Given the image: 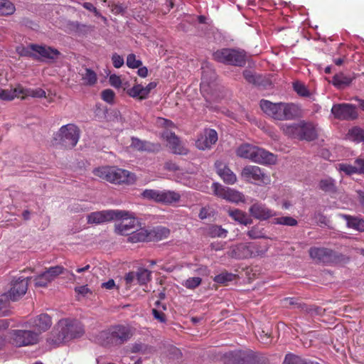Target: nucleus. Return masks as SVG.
<instances>
[{
	"mask_svg": "<svg viewBox=\"0 0 364 364\" xmlns=\"http://www.w3.org/2000/svg\"><path fill=\"white\" fill-rule=\"evenodd\" d=\"M85 333L83 326L76 319L62 318L55 324L47 343L54 348L71 340L80 338Z\"/></svg>",
	"mask_w": 364,
	"mask_h": 364,
	"instance_id": "nucleus-1",
	"label": "nucleus"
},
{
	"mask_svg": "<svg viewBox=\"0 0 364 364\" xmlns=\"http://www.w3.org/2000/svg\"><path fill=\"white\" fill-rule=\"evenodd\" d=\"M259 106L266 114L279 121L293 120L299 117L301 112L299 106L292 102L274 103L262 100Z\"/></svg>",
	"mask_w": 364,
	"mask_h": 364,
	"instance_id": "nucleus-2",
	"label": "nucleus"
},
{
	"mask_svg": "<svg viewBox=\"0 0 364 364\" xmlns=\"http://www.w3.org/2000/svg\"><path fill=\"white\" fill-rule=\"evenodd\" d=\"M133 335L134 332L130 326L118 324L100 331L97 336V340L103 346L116 347L129 341Z\"/></svg>",
	"mask_w": 364,
	"mask_h": 364,
	"instance_id": "nucleus-3",
	"label": "nucleus"
},
{
	"mask_svg": "<svg viewBox=\"0 0 364 364\" xmlns=\"http://www.w3.org/2000/svg\"><path fill=\"white\" fill-rule=\"evenodd\" d=\"M280 129L288 137L300 141H312L318 136V125L305 120L291 124H282Z\"/></svg>",
	"mask_w": 364,
	"mask_h": 364,
	"instance_id": "nucleus-4",
	"label": "nucleus"
},
{
	"mask_svg": "<svg viewBox=\"0 0 364 364\" xmlns=\"http://www.w3.org/2000/svg\"><path fill=\"white\" fill-rule=\"evenodd\" d=\"M87 223L91 225H100L103 223L112 220H130L133 223L131 225H124L122 228H134L135 225L141 227V223L138 218H135L134 213L124 210H104L92 212L87 217Z\"/></svg>",
	"mask_w": 364,
	"mask_h": 364,
	"instance_id": "nucleus-5",
	"label": "nucleus"
},
{
	"mask_svg": "<svg viewBox=\"0 0 364 364\" xmlns=\"http://www.w3.org/2000/svg\"><path fill=\"white\" fill-rule=\"evenodd\" d=\"M94 174L115 184H134L136 178L134 173L115 167H100L94 170Z\"/></svg>",
	"mask_w": 364,
	"mask_h": 364,
	"instance_id": "nucleus-6",
	"label": "nucleus"
},
{
	"mask_svg": "<svg viewBox=\"0 0 364 364\" xmlns=\"http://www.w3.org/2000/svg\"><path fill=\"white\" fill-rule=\"evenodd\" d=\"M309 255L316 263L326 264L342 265L348 263L350 261L348 256L326 247H311Z\"/></svg>",
	"mask_w": 364,
	"mask_h": 364,
	"instance_id": "nucleus-7",
	"label": "nucleus"
},
{
	"mask_svg": "<svg viewBox=\"0 0 364 364\" xmlns=\"http://www.w3.org/2000/svg\"><path fill=\"white\" fill-rule=\"evenodd\" d=\"M236 153L238 156L255 163L274 164L276 161V157L273 154L248 144L239 146Z\"/></svg>",
	"mask_w": 364,
	"mask_h": 364,
	"instance_id": "nucleus-8",
	"label": "nucleus"
},
{
	"mask_svg": "<svg viewBox=\"0 0 364 364\" xmlns=\"http://www.w3.org/2000/svg\"><path fill=\"white\" fill-rule=\"evenodd\" d=\"M268 250V245H258L256 242L240 243L232 247L230 256L237 259L253 258L263 256Z\"/></svg>",
	"mask_w": 364,
	"mask_h": 364,
	"instance_id": "nucleus-9",
	"label": "nucleus"
},
{
	"mask_svg": "<svg viewBox=\"0 0 364 364\" xmlns=\"http://www.w3.org/2000/svg\"><path fill=\"white\" fill-rule=\"evenodd\" d=\"M213 58L225 65L242 67L247 61L246 53L243 50L222 48L213 53Z\"/></svg>",
	"mask_w": 364,
	"mask_h": 364,
	"instance_id": "nucleus-10",
	"label": "nucleus"
},
{
	"mask_svg": "<svg viewBox=\"0 0 364 364\" xmlns=\"http://www.w3.org/2000/svg\"><path fill=\"white\" fill-rule=\"evenodd\" d=\"M169 234V229H136L128 237L130 242L159 241L166 237Z\"/></svg>",
	"mask_w": 364,
	"mask_h": 364,
	"instance_id": "nucleus-11",
	"label": "nucleus"
},
{
	"mask_svg": "<svg viewBox=\"0 0 364 364\" xmlns=\"http://www.w3.org/2000/svg\"><path fill=\"white\" fill-rule=\"evenodd\" d=\"M11 343L20 348L36 344L38 342V333L33 330H11L9 332Z\"/></svg>",
	"mask_w": 364,
	"mask_h": 364,
	"instance_id": "nucleus-12",
	"label": "nucleus"
},
{
	"mask_svg": "<svg viewBox=\"0 0 364 364\" xmlns=\"http://www.w3.org/2000/svg\"><path fill=\"white\" fill-rule=\"evenodd\" d=\"M241 176L247 182L257 186L267 185L271 182L270 176L257 166H245L242 170Z\"/></svg>",
	"mask_w": 364,
	"mask_h": 364,
	"instance_id": "nucleus-13",
	"label": "nucleus"
},
{
	"mask_svg": "<svg viewBox=\"0 0 364 364\" xmlns=\"http://www.w3.org/2000/svg\"><path fill=\"white\" fill-rule=\"evenodd\" d=\"M80 133V129L75 124H68L60 128L57 135L62 146L73 149L79 141Z\"/></svg>",
	"mask_w": 364,
	"mask_h": 364,
	"instance_id": "nucleus-14",
	"label": "nucleus"
},
{
	"mask_svg": "<svg viewBox=\"0 0 364 364\" xmlns=\"http://www.w3.org/2000/svg\"><path fill=\"white\" fill-rule=\"evenodd\" d=\"M331 113L336 119L339 120H354L358 116L356 107L349 103L333 105Z\"/></svg>",
	"mask_w": 364,
	"mask_h": 364,
	"instance_id": "nucleus-15",
	"label": "nucleus"
},
{
	"mask_svg": "<svg viewBox=\"0 0 364 364\" xmlns=\"http://www.w3.org/2000/svg\"><path fill=\"white\" fill-rule=\"evenodd\" d=\"M212 188L215 196L229 202L238 203L245 201L244 195L238 191L224 187L218 183H213Z\"/></svg>",
	"mask_w": 364,
	"mask_h": 364,
	"instance_id": "nucleus-16",
	"label": "nucleus"
},
{
	"mask_svg": "<svg viewBox=\"0 0 364 364\" xmlns=\"http://www.w3.org/2000/svg\"><path fill=\"white\" fill-rule=\"evenodd\" d=\"M31 48L37 55V58L35 60L40 61L55 62L61 55L58 49L45 45L32 43Z\"/></svg>",
	"mask_w": 364,
	"mask_h": 364,
	"instance_id": "nucleus-17",
	"label": "nucleus"
},
{
	"mask_svg": "<svg viewBox=\"0 0 364 364\" xmlns=\"http://www.w3.org/2000/svg\"><path fill=\"white\" fill-rule=\"evenodd\" d=\"M218 139V133L215 129H205L198 135L196 141V146L200 150L210 149L212 145L217 142Z\"/></svg>",
	"mask_w": 364,
	"mask_h": 364,
	"instance_id": "nucleus-18",
	"label": "nucleus"
},
{
	"mask_svg": "<svg viewBox=\"0 0 364 364\" xmlns=\"http://www.w3.org/2000/svg\"><path fill=\"white\" fill-rule=\"evenodd\" d=\"M161 136L166 141L167 146L171 150L172 153L178 155L188 154V149L182 144L175 133L166 130L162 133Z\"/></svg>",
	"mask_w": 364,
	"mask_h": 364,
	"instance_id": "nucleus-19",
	"label": "nucleus"
},
{
	"mask_svg": "<svg viewBox=\"0 0 364 364\" xmlns=\"http://www.w3.org/2000/svg\"><path fill=\"white\" fill-rule=\"evenodd\" d=\"M130 147L134 150L147 153H158L161 150V145L160 143L141 140L134 136L131 138Z\"/></svg>",
	"mask_w": 364,
	"mask_h": 364,
	"instance_id": "nucleus-20",
	"label": "nucleus"
},
{
	"mask_svg": "<svg viewBox=\"0 0 364 364\" xmlns=\"http://www.w3.org/2000/svg\"><path fill=\"white\" fill-rule=\"evenodd\" d=\"M28 323L36 332L38 333V336L48 331L52 326V318L47 314H41L35 318H31Z\"/></svg>",
	"mask_w": 364,
	"mask_h": 364,
	"instance_id": "nucleus-21",
	"label": "nucleus"
},
{
	"mask_svg": "<svg viewBox=\"0 0 364 364\" xmlns=\"http://www.w3.org/2000/svg\"><path fill=\"white\" fill-rule=\"evenodd\" d=\"M31 278L26 277L21 279L19 277L11 282V287L7 292L10 295V299L13 301L18 300L27 291L28 281Z\"/></svg>",
	"mask_w": 364,
	"mask_h": 364,
	"instance_id": "nucleus-22",
	"label": "nucleus"
},
{
	"mask_svg": "<svg viewBox=\"0 0 364 364\" xmlns=\"http://www.w3.org/2000/svg\"><path fill=\"white\" fill-rule=\"evenodd\" d=\"M250 215L259 220H266L276 215L275 212L267 207L262 203H255L249 208Z\"/></svg>",
	"mask_w": 364,
	"mask_h": 364,
	"instance_id": "nucleus-23",
	"label": "nucleus"
},
{
	"mask_svg": "<svg viewBox=\"0 0 364 364\" xmlns=\"http://www.w3.org/2000/svg\"><path fill=\"white\" fill-rule=\"evenodd\" d=\"M284 302L286 306L288 304L293 306L294 308L300 309L310 316L318 315L321 314V309L320 307L299 302L297 299L294 298H285L284 299Z\"/></svg>",
	"mask_w": 364,
	"mask_h": 364,
	"instance_id": "nucleus-24",
	"label": "nucleus"
},
{
	"mask_svg": "<svg viewBox=\"0 0 364 364\" xmlns=\"http://www.w3.org/2000/svg\"><path fill=\"white\" fill-rule=\"evenodd\" d=\"M217 173L223 180L225 183L234 184L237 181L235 174L225 164L220 161L215 163Z\"/></svg>",
	"mask_w": 364,
	"mask_h": 364,
	"instance_id": "nucleus-25",
	"label": "nucleus"
},
{
	"mask_svg": "<svg viewBox=\"0 0 364 364\" xmlns=\"http://www.w3.org/2000/svg\"><path fill=\"white\" fill-rule=\"evenodd\" d=\"M78 74L81 77V80L84 85L93 86L97 82L96 73L90 68H82L79 70Z\"/></svg>",
	"mask_w": 364,
	"mask_h": 364,
	"instance_id": "nucleus-26",
	"label": "nucleus"
},
{
	"mask_svg": "<svg viewBox=\"0 0 364 364\" xmlns=\"http://www.w3.org/2000/svg\"><path fill=\"white\" fill-rule=\"evenodd\" d=\"M181 194L173 191H161L160 203L169 205L178 202L181 199Z\"/></svg>",
	"mask_w": 364,
	"mask_h": 364,
	"instance_id": "nucleus-27",
	"label": "nucleus"
},
{
	"mask_svg": "<svg viewBox=\"0 0 364 364\" xmlns=\"http://www.w3.org/2000/svg\"><path fill=\"white\" fill-rule=\"evenodd\" d=\"M127 94L129 97L138 100H144L148 98L144 86L141 84H135L132 87L127 89Z\"/></svg>",
	"mask_w": 364,
	"mask_h": 364,
	"instance_id": "nucleus-28",
	"label": "nucleus"
},
{
	"mask_svg": "<svg viewBox=\"0 0 364 364\" xmlns=\"http://www.w3.org/2000/svg\"><path fill=\"white\" fill-rule=\"evenodd\" d=\"M282 364H319L317 362L311 361L302 358L301 357L295 354L289 353H287L284 359Z\"/></svg>",
	"mask_w": 364,
	"mask_h": 364,
	"instance_id": "nucleus-29",
	"label": "nucleus"
},
{
	"mask_svg": "<svg viewBox=\"0 0 364 364\" xmlns=\"http://www.w3.org/2000/svg\"><path fill=\"white\" fill-rule=\"evenodd\" d=\"M229 215L235 221H237L240 225H247L249 222L250 221V219L247 216V215L244 213L243 211L235 209V210H230L228 211Z\"/></svg>",
	"mask_w": 364,
	"mask_h": 364,
	"instance_id": "nucleus-30",
	"label": "nucleus"
},
{
	"mask_svg": "<svg viewBox=\"0 0 364 364\" xmlns=\"http://www.w3.org/2000/svg\"><path fill=\"white\" fill-rule=\"evenodd\" d=\"M24 91L21 88H15L14 90H1L0 99L3 100L10 101L15 97H20L21 95H23Z\"/></svg>",
	"mask_w": 364,
	"mask_h": 364,
	"instance_id": "nucleus-31",
	"label": "nucleus"
},
{
	"mask_svg": "<svg viewBox=\"0 0 364 364\" xmlns=\"http://www.w3.org/2000/svg\"><path fill=\"white\" fill-rule=\"evenodd\" d=\"M237 276L228 272H223L213 278V281L218 284L227 285L229 282L235 280Z\"/></svg>",
	"mask_w": 364,
	"mask_h": 364,
	"instance_id": "nucleus-32",
	"label": "nucleus"
},
{
	"mask_svg": "<svg viewBox=\"0 0 364 364\" xmlns=\"http://www.w3.org/2000/svg\"><path fill=\"white\" fill-rule=\"evenodd\" d=\"M241 350L229 351L224 353L222 360L225 364H239Z\"/></svg>",
	"mask_w": 364,
	"mask_h": 364,
	"instance_id": "nucleus-33",
	"label": "nucleus"
},
{
	"mask_svg": "<svg viewBox=\"0 0 364 364\" xmlns=\"http://www.w3.org/2000/svg\"><path fill=\"white\" fill-rule=\"evenodd\" d=\"M318 186L321 190L325 192L335 193L336 191L335 181L331 178L321 179Z\"/></svg>",
	"mask_w": 364,
	"mask_h": 364,
	"instance_id": "nucleus-34",
	"label": "nucleus"
},
{
	"mask_svg": "<svg viewBox=\"0 0 364 364\" xmlns=\"http://www.w3.org/2000/svg\"><path fill=\"white\" fill-rule=\"evenodd\" d=\"M340 216L346 221L348 228H364V220L359 217H352L347 215H341Z\"/></svg>",
	"mask_w": 364,
	"mask_h": 364,
	"instance_id": "nucleus-35",
	"label": "nucleus"
},
{
	"mask_svg": "<svg viewBox=\"0 0 364 364\" xmlns=\"http://www.w3.org/2000/svg\"><path fill=\"white\" fill-rule=\"evenodd\" d=\"M348 138L356 142H364V130L360 127H355L349 129Z\"/></svg>",
	"mask_w": 364,
	"mask_h": 364,
	"instance_id": "nucleus-36",
	"label": "nucleus"
},
{
	"mask_svg": "<svg viewBox=\"0 0 364 364\" xmlns=\"http://www.w3.org/2000/svg\"><path fill=\"white\" fill-rule=\"evenodd\" d=\"M136 280L137 283L139 285L146 284L151 280V272L144 269V268H139L136 272Z\"/></svg>",
	"mask_w": 364,
	"mask_h": 364,
	"instance_id": "nucleus-37",
	"label": "nucleus"
},
{
	"mask_svg": "<svg viewBox=\"0 0 364 364\" xmlns=\"http://www.w3.org/2000/svg\"><path fill=\"white\" fill-rule=\"evenodd\" d=\"M161 191L154 189L144 190L141 196L144 198L153 200L156 203H160Z\"/></svg>",
	"mask_w": 364,
	"mask_h": 364,
	"instance_id": "nucleus-38",
	"label": "nucleus"
},
{
	"mask_svg": "<svg viewBox=\"0 0 364 364\" xmlns=\"http://www.w3.org/2000/svg\"><path fill=\"white\" fill-rule=\"evenodd\" d=\"M239 364H257L256 356L251 352L241 350Z\"/></svg>",
	"mask_w": 364,
	"mask_h": 364,
	"instance_id": "nucleus-39",
	"label": "nucleus"
},
{
	"mask_svg": "<svg viewBox=\"0 0 364 364\" xmlns=\"http://www.w3.org/2000/svg\"><path fill=\"white\" fill-rule=\"evenodd\" d=\"M15 11V6L8 0H0V15H11Z\"/></svg>",
	"mask_w": 364,
	"mask_h": 364,
	"instance_id": "nucleus-40",
	"label": "nucleus"
},
{
	"mask_svg": "<svg viewBox=\"0 0 364 364\" xmlns=\"http://www.w3.org/2000/svg\"><path fill=\"white\" fill-rule=\"evenodd\" d=\"M131 352L136 353H141L143 354L151 353L153 351V348L151 346H149L145 343H142L141 342L134 343L132 344L131 346Z\"/></svg>",
	"mask_w": 364,
	"mask_h": 364,
	"instance_id": "nucleus-41",
	"label": "nucleus"
},
{
	"mask_svg": "<svg viewBox=\"0 0 364 364\" xmlns=\"http://www.w3.org/2000/svg\"><path fill=\"white\" fill-rule=\"evenodd\" d=\"M272 223L275 225H282L287 226H296L297 225V220L290 216H283L279 218H275L272 220Z\"/></svg>",
	"mask_w": 364,
	"mask_h": 364,
	"instance_id": "nucleus-42",
	"label": "nucleus"
},
{
	"mask_svg": "<svg viewBox=\"0 0 364 364\" xmlns=\"http://www.w3.org/2000/svg\"><path fill=\"white\" fill-rule=\"evenodd\" d=\"M35 286L38 287H46L52 282L46 271L42 272L34 278Z\"/></svg>",
	"mask_w": 364,
	"mask_h": 364,
	"instance_id": "nucleus-43",
	"label": "nucleus"
},
{
	"mask_svg": "<svg viewBox=\"0 0 364 364\" xmlns=\"http://www.w3.org/2000/svg\"><path fill=\"white\" fill-rule=\"evenodd\" d=\"M31 44H29L27 47L20 46L16 48V52L17 53L23 57H29L32 58L33 59L37 58V55L33 52V49L31 48Z\"/></svg>",
	"mask_w": 364,
	"mask_h": 364,
	"instance_id": "nucleus-44",
	"label": "nucleus"
},
{
	"mask_svg": "<svg viewBox=\"0 0 364 364\" xmlns=\"http://www.w3.org/2000/svg\"><path fill=\"white\" fill-rule=\"evenodd\" d=\"M328 220L321 213H315L311 218V225H326L328 226Z\"/></svg>",
	"mask_w": 364,
	"mask_h": 364,
	"instance_id": "nucleus-45",
	"label": "nucleus"
},
{
	"mask_svg": "<svg viewBox=\"0 0 364 364\" xmlns=\"http://www.w3.org/2000/svg\"><path fill=\"white\" fill-rule=\"evenodd\" d=\"M245 79L249 82L255 85H260L261 76L252 73L251 70H245L243 71Z\"/></svg>",
	"mask_w": 364,
	"mask_h": 364,
	"instance_id": "nucleus-46",
	"label": "nucleus"
},
{
	"mask_svg": "<svg viewBox=\"0 0 364 364\" xmlns=\"http://www.w3.org/2000/svg\"><path fill=\"white\" fill-rule=\"evenodd\" d=\"M338 170L349 176L353 173H360V169L358 165L352 166L347 164H340L338 165Z\"/></svg>",
	"mask_w": 364,
	"mask_h": 364,
	"instance_id": "nucleus-47",
	"label": "nucleus"
},
{
	"mask_svg": "<svg viewBox=\"0 0 364 364\" xmlns=\"http://www.w3.org/2000/svg\"><path fill=\"white\" fill-rule=\"evenodd\" d=\"M46 271L48 275L50 277V279L53 281L55 278H57L58 276L64 273L65 268L62 266L57 265L50 267Z\"/></svg>",
	"mask_w": 364,
	"mask_h": 364,
	"instance_id": "nucleus-48",
	"label": "nucleus"
},
{
	"mask_svg": "<svg viewBox=\"0 0 364 364\" xmlns=\"http://www.w3.org/2000/svg\"><path fill=\"white\" fill-rule=\"evenodd\" d=\"M202 279L200 277H190L187 279L183 283V285L189 289H193L198 287L201 284Z\"/></svg>",
	"mask_w": 364,
	"mask_h": 364,
	"instance_id": "nucleus-49",
	"label": "nucleus"
},
{
	"mask_svg": "<svg viewBox=\"0 0 364 364\" xmlns=\"http://www.w3.org/2000/svg\"><path fill=\"white\" fill-rule=\"evenodd\" d=\"M10 295L6 292L0 295V316L4 314L9 304Z\"/></svg>",
	"mask_w": 364,
	"mask_h": 364,
	"instance_id": "nucleus-50",
	"label": "nucleus"
},
{
	"mask_svg": "<svg viewBox=\"0 0 364 364\" xmlns=\"http://www.w3.org/2000/svg\"><path fill=\"white\" fill-rule=\"evenodd\" d=\"M142 62L140 60L136 58V55L134 53L129 54L127 57V65L129 68H138L141 66Z\"/></svg>",
	"mask_w": 364,
	"mask_h": 364,
	"instance_id": "nucleus-51",
	"label": "nucleus"
},
{
	"mask_svg": "<svg viewBox=\"0 0 364 364\" xmlns=\"http://www.w3.org/2000/svg\"><path fill=\"white\" fill-rule=\"evenodd\" d=\"M294 90L300 96L307 97L309 95V92L306 86L299 82H296L293 84Z\"/></svg>",
	"mask_w": 364,
	"mask_h": 364,
	"instance_id": "nucleus-52",
	"label": "nucleus"
},
{
	"mask_svg": "<svg viewBox=\"0 0 364 364\" xmlns=\"http://www.w3.org/2000/svg\"><path fill=\"white\" fill-rule=\"evenodd\" d=\"M102 99L107 103L112 104L114 102L115 94L111 89H106L102 92Z\"/></svg>",
	"mask_w": 364,
	"mask_h": 364,
	"instance_id": "nucleus-53",
	"label": "nucleus"
},
{
	"mask_svg": "<svg viewBox=\"0 0 364 364\" xmlns=\"http://www.w3.org/2000/svg\"><path fill=\"white\" fill-rule=\"evenodd\" d=\"M247 234L251 239H259L266 237L264 233L262 232L261 229H250L247 231Z\"/></svg>",
	"mask_w": 364,
	"mask_h": 364,
	"instance_id": "nucleus-54",
	"label": "nucleus"
},
{
	"mask_svg": "<svg viewBox=\"0 0 364 364\" xmlns=\"http://www.w3.org/2000/svg\"><path fill=\"white\" fill-rule=\"evenodd\" d=\"M112 61L113 66L116 68H121L124 63L123 57L118 55L116 53L112 54Z\"/></svg>",
	"mask_w": 364,
	"mask_h": 364,
	"instance_id": "nucleus-55",
	"label": "nucleus"
},
{
	"mask_svg": "<svg viewBox=\"0 0 364 364\" xmlns=\"http://www.w3.org/2000/svg\"><path fill=\"white\" fill-rule=\"evenodd\" d=\"M208 235L213 237H225L227 236L228 231L226 229H209Z\"/></svg>",
	"mask_w": 364,
	"mask_h": 364,
	"instance_id": "nucleus-56",
	"label": "nucleus"
},
{
	"mask_svg": "<svg viewBox=\"0 0 364 364\" xmlns=\"http://www.w3.org/2000/svg\"><path fill=\"white\" fill-rule=\"evenodd\" d=\"M152 315L154 318L158 320L161 323H166V315L160 310L156 309H152Z\"/></svg>",
	"mask_w": 364,
	"mask_h": 364,
	"instance_id": "nucleus-57",
	"label": "nucleus"
},
{
	"mask_svg": "<svg viewBox=\"0 0 364 364\" xmlns=\"http://www.w3.org/2000/svg\"><path fill=\"white\" fill-rule=\"evenodd\" d=\"M109 81L111 85L115 87H120L122 85V80L120 77L117 75H110Z\"/></svg>",
	"mask_w": 364,
	"mask_h": 364,
	"instance_id": "nucleus-58",
	"label": "nucleus"
},
{
	"mask_svg": "<svg viewBox=\"0 0 364 364\" xmlns=\"http://www.w3.org/2000/svg\"><path fill=\"white\" fill-rule=\"evenodd\" d=\"M213 213V211L209 207H203L200 209L199 213V218L200 219H205L210 217Z\"/></svg>",
	"mask_w": 364,
	"mask_h": 364,
	"instance_id": "nucleus-59",
	"label": "nucleus"
},
{
	"mask_svg": "<svg viewBox=\"0 0 364 364\" xmlns=\"http://www.w3.org/2000/svg\"><path fill=\"white\" fill-rule=\"evenodd\" d=\"M136 279V274L134 272H129L126 274L124 280L127 285H130Z\"/></svg>",
	"mask_w": 364,
	"mask_h": 364,
	"instance_id": "nucleus-60",
	"label": "nucleus"
},
{
	"mask_svg": "<svg viewBox=\"0 0 364 364\" xmlns=\"http://www.w3.org/2000/svg\"><path fill=\"white\" fill-rule=\"evenodd\" d=\"M75 291L77 294L85 296L90 291V289H88L87 285H85L75 287Z\"/></svg>",
	"mask_w": 364,
	"mask_h": 364,
	"instance_id": "nucleus-61",
	"label": "nucleus"
},
{
	"mask_svg": "<svg viewBox=\"0 0 364 364\" xmlns=\"http://www.w3.org/2000/svg\"><path fill=\"white\" fill-rule=\"evenodd\" d=\"M30 95L34 97H45L46 92L43 90L39 88L35 90H32Z\"/></svg>",
	"mask_w": 364,
	"mask_h": 364,
	"instance_id": "nucleus-62",
	"label": "nucleus"
},
{
	"mask_svg": "<svg viewBox=\"0 0 364 364\" xmlns=\"http://www.w3.org/2000/svg\"><path fill=\"white\" fill-rule=\"evenodd\" d=\"M10 326L9 319H0V333L6 331Z\"/></svg>",
	"mask_w": 364,
	"mask_h": 364,
	"instance_id": "nucleus-63",
	"label": "nucleus"
},
{
	"mask_svg": "<svg viewBox=\"0 0 364 364\" xmlns=\"http://www.w3.org/2000/svg\"><path fill=\"white\" fill-rule=\"evenodd\" d=\"M355 164L358 166V168L360 169V173L364 174V159H357L355 161Z\"/></svg>",
	"mask_w": 364,
	"mask_h": 364,
	"instance_id": "nucleus-64",
	"label": "nucleus"
}]
</instances>
